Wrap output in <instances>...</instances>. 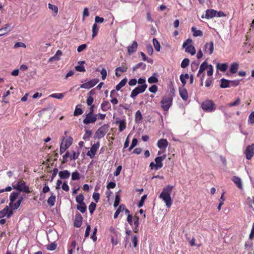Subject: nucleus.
<instances>
[{
  "instance_id": "nucleus-1",
  "label": "nucleus",
  "mask_w": 254,
  "mask_h": 254,
  "mask_svg": "<svg viewBox=\"0 0 254 254\" xmlns=\"http://www.w3.org/2000/svg\"><path fill=\"white\" fill-rule=\"evenodd\" d=\"M173 188L174 187L172 186L167 185L163 188L162 191L159 196L166 203V205L168 208L170 207L172 204L171 194Z\"/></svg>"
},
{
  "instance_id": "nucleus-2",
  "label": "nucleus",
  "mask_w": 254,
  "mask_h": 254,
  "mask_svg": "<svg viewBox=\"0 0 254 254\" xmlns=\"http://www.w3.org/2000/svg\"><path fill=\"white\" fill-rule=\"evenodd\" d=\"M201 107L202 109L205 112H211L216 109L215 104L212 100L210 99H206L202 102Z\"/></svg>"
},
{
  "instance_id": "nucleus-3",
  "label": "nucleus",
  "mask_w": 254,
  "mask_h": 254,
  "mask_svg": "<svg viewBox=\"0 0 254 254\" xmlns=\"http://www.w3.org/2000/svg\"><path fill=\"white\" fill-rule=\"evenodd\" d=\"M173 97L170 94L164 96L161 101V107L164 111H167L172 104Z\"/></svg>"
},
{
  "instance_id": "nucleus-4",
  "label": "nucleus",
  "mask_w": 254,
  "mask_h": 254,
  "mask_svg": "<svg viewBox=\"0 0 254 254\" xmlns=\"http://www.w3.org/2000/svg\"><path fill=\"white\" fill-rule=\"evenodd\" d=\"M12 187L13 189L18 190L19 192L23 191L25 193H30L29 187L26 185V182L23 180H19L16 184L13 185Z\"/></svg>"
},
{
  "instance_id": "nucleus-5",
  "label": "nucleus",
  "mask_w": 254,
  "mask_h": 254,
  "mask_svg": "<svg viewBox=\"0 0 254 254\" xmlns=\"http://www.w3.org/2000/svg\"><path fill=\"white\" fill-rule=\"evenodd\" d=\"M72 142V138L71 137L64 138L60 145V154H63L71 145Z\"/></svg>"
},
{
  "instance_id": "nucleus-6",
  "label": "nucleus",
  "mask_w": 254,
  "mask_h": 254,
  "mask_svg": "<svg viewBox=\"0 0 254 254\" xmlns=\"http://www.w3.org/2000/svg\"><path fill=\"white\" fill-rule=\"evenodd\" d=\"M147 87V84L141 85L137 86L132 90L130 97L132 98H134L138 94L144 92Z\"/></svg>"
},
{
  "instance_id": "nucleus-7",
  "label": "nucleus",
  "mask_w": 254,
  "mask_h": 254,
  "mask_svg": "<svg viewBox=\"0 0 254 254\" xmlns=\"http://www.w3.org/2000/svg\"><path fill=\"white\" fill-rule=\"evenodd\" d=\"M109 128V125L108 124H105L102 126L95 132L96 137L99 139L103 137L107 132Z\"/></svg>"
},
{
  "instance_id": "nucleus-8",
  "label": "nucleus",
  "mask_w": 254,
  "mask_h": 254,
  "mask_svg": "<svg viewBox=\"0 0 254 254\" xmlns=\"http://www.w3.org/2000/svg\"><path fill=\"white\" fill-rule=\"evenodd\" d=\"M97 119V115L91 113H87L85 115V118L83 120V123L85 125L94 123Z\"/></svg>"
},
{
  "instance_id": "nucleus-9",
  "label": "nucleus",
  "mask_w": 254,
  "mask_h": 254,
  "mask_svg": "<svg viewBox=\"0 0 254 254\" xmlns=\"http://www.w3.org/2000/svg\"><path fill=\"white\" fill-rule=\"evenodd\" d=\"M100 146L99 142L94 143L91 147L90 150L87 153V155L89 156L90 158H94L96 152Z\"/></svg>"
},
{
  "instance_id": "nucleus-10",
  "label": "nucleus",
  "mask_w": 254,
  "mask_h": 254,
  "mask_svg": "<svg viewBox=\"0 0 254 254\" xmlns=\"http://www.w3.org/2000/svg\"><path fill=\"white\" fill-rule=\"evenodd\" d=\"M13 214L12 209H9L7 206H6L3 209L0 211V218L6 216L8 218L11 217Z\"/></svg>"
},
{
  "instance_id": "nucleus-11",
  "label": "nucleus",
  "mask_w": 254,
  "mask_h": 254,
  "mask_svg": "<svg viewBox=\"0 0 254 254\" xmlns=\"http://www.w3.org/2000/svg\"><path fill=\"white\" fill-rule=\"evenodd\" d=\"M245 153L246 158L248 160H250L254 155V144L248 145L246 148Z\"/></svg>"
},
{
  "instance_id": "nucleus-12",
  "label": "nucleus",
  "mask_w": 254,
  "mask_h": 254,
  "mask_svg": "<svg viewBox=\"0 0 254 254\" xmlns=\"http://www.w3.org/2000/svg\"><path fill=\"white\" fill-rule=\"evenodd\" d=\"M98 82V79H93L86 83H83L80 86V87L85 89H89L94 86Z\"/></svg>"
},
{
  "instance_id": "nucleus-13",
  "label": "nucleus",
  "mask_w": 254,
  "mask_h": 254,
  "mask_svg": "<svg viewBox=\"0 0 254 254\" xmlns=\"http://www.w3.org/2000/svg\"><path fill=\"white\" fill-rule=\"evenodd\" d=\"M127 66L125 63L122 64V66L118 67L115 69V74L116 76L119 77L121 75V73L127 72Z\"/></svg>"
},
{
  "instance_id": "nucleus-14",
  "label": "nucleus",
  "mask_w": 254,
  "mask_h": 254,
  "mask_svg": "<svg viewBox=\"0 0 254 254\" xmlns=\"http://www.w3.org/2000/svg\"><path fill=\"white\" fill-rule=\"evenodd\" d=\"M82 217L80 213H77L75 216V219L74 221V226L76 228H79L82 223Z\"/></svg>"
},
{
  "instance_id": "nucleus-15",
  "label": "nucleus",
  "mask_w": 254,
  "mask_h": 254,
  "mask_svg": "<svg viewBox=\"0 0 254 254\" xmlns=\"http://www.w3.org/2000/svg\"><path fill=\"white\" fill-rule=\"evenodd\" d=\"M216 16V10L213 9H207L206 10L205 16L202 15L201 16V18H205L206 19H210V18H212L214 17H215Z\"/></svg>"
},
{
  "instance_id": "nucleus-16",
  "label": "nucleus",
  "mask_w": 254,
  "mask_h": 254,
  "mask_svg": "<svg viewBox=\"0 0 254 254\" xmlns=\"http://www.w3.org/2000/svg\"><path fill=\"white\" fill-rule=\"evenodd\" d=\"M157 145L158 148L165 150L168 145V142L166 139H160L158 140Z\"/></svg>"
},
{
  "instance_id": "nucleus-17",
  "label": "nucleus",
  "mask_w": 254,
  "mask_h": 254,
  "mask_svg": "<svg viewBox=\"0 0 254 254\" xmlns=\"http://www.w3.org/2000/svg\"><path fill=\"white\" fill-rule=\"evenodd\" d=\"M205 52H208L209 55L212 54L214 51V44L213 41L207 43L204 45Z\"/></svg>"
},
{
  "instance_id": "nucleus-18",
  "label": "nucleus",
  "mask_w": 254,
  "mask_h": 254,
  "mask_svg": "<svg viewBox=\"0 0 254 254\" xmlns=\"http://www.w3.org/2000/svg\"><path fill=\"white\" fill-rule=\"evenodd\" d=\"M166 155L164 154L161 156H158L155 159V162H156V166L159 169L163 167L162 161L166 158Z\"/></svg>"
},
{
  "instance_id": "nucleus-19",
  "label": "nucleus",
  "mask_w": 254,
  "mask_h": 254,
  "mask_svg": "<svg viewBox=\"0 0 254 254\" xmlns=\"http://www.w3.org/2000/svg\"><path fill=\"white\" fill-rule=\"evenodd\" d=\"M138 47L137 43L136 41H133L131 46H129L127 47V52L130 55L132 53H135Z\"/></svg>"
},
{
  "instance_id": "nucleus-20",
  "label": "nucleus",
  "mask_w": 254,
  "mask_h": 254,
  "mask_svg": "<svg viewBox=\"0 0 254 254\" xmlns=\"http://www.w3.org/2000/svg\"><path fill=\"white\" fill-rule=\"evenodd\" d=\"M70 173L67 170L61 171L59 172V176L61 179H67L69 178Z\"/></svg>"
},
{
  "instance_id": "nucleus-21",
  "label": "nucleus",
  "mask_w": 254,
  "mask_h": 254,
  "mask_svg": "<svg viewBox=\"0 0 254 254\" xmlns=\"http://www.w3.org/2000/svg\"><path fill=\"white\" fill-rule=\"evenodd\" d=\"M179 94L183 100L186 101L188 98V93L187 89L183 86L180 88Z\"/></svg>"
},
{
  "instance_id": "nucleus-22",
  "label": "nucleus",
  "mask_w": 254,
  "mask_h": 254,
  "mask_svg": "<svg viewBox=\"0 0 254 254\" xmlns=\"http://www.w3.org/2000/svg\"><path fill=\"white\" fill-rule=\"evenodd\" d=\"M232 181L240 189H242L243 185L241 179L237 176H233L232 178Z\"/></svg>"
},
{
  "instance_id": "nucleus-23",
  "label": "nucleus",
  "mask_w": 254,
  "mask_h": 254,
  "mask_svg": "<svg viewBox=\"0 0 254 254\" xmlns=\"http://www.w3.org/2000/svg\"><path fill=\"white\" fill-rule=\"evenodd\" d=\"M118 119H117L116 121V124L119 125V130L122 132L126 128V122L125 120H118Z\"/></svg>"
},
{
  "instance_id": "nucleus-24",
  "label": "nucleus",
  "mask_w": 254,
  "mask_h": 254,
  "mask_svg": "<svg viewBox=\"0 0 254 254\" xmlns=\"http://www.w3.org/2000/svg\"><path fill=\"white\" fill-rule=\"evenodd\" d=\"M111 108V105L109 102L107 101H104L101 104V109L104 112L108 111Z\"/></svg>"
},
{
  "instance_id": "nucleus-25",
  "label": "nucleus",
  "mask_w": 254,
  "mask_h": 254,
  "mask_svg": "<svg viewBox=\"0 0 254 254\" xmlns=\"http://www.w3.org/2000/svg\"><path fill=\"white\" fill-rule=\"evenodd\" d=\"M19 194V192H13L11 193L9 199L10 203H9V206L10 207H12L13 205V202L15 200V199L17 198L18 195Z\"/></svg>"
},
{
  "instance_id": "nucleus-26",
  "label": "nucleus",
  "mask_w": 254,
  "mask_h": 254,
  "mask_svg": "<svg viewBox=\"0 0 254 254\" xmlns=\"http://www.w3.org/2000/svg\"><path fill=\"white\" fill-rule=\"evenodd\" d=\"M51 195L50 197H49L47 200V203L48 204L52 207L53 206L55 205V202H56V195H54V193L53 192H51Z\"/></svg>"
},
{
  "instance_id": "nucleus-27",
  "label": "nucleus",
  "mask_w": 254,
  "mask_h": 254,
  "mask_svg": "<svg viewBox=\"0 0 254 254\" xmlns=\"http://www.w3.org/2000/svg\"><path fill=\"white\" fill-rule=\"evenodd\" d=\"M216 68L221 71L225 72L228 68V64L227 63H218L216 65Z\"/></svg>"
},
{
  "instance_id": "nucleus-28",
  "label": "nucleus",
  "mask_w": 254,
  "mask_h": 254,
  "mask_svg": "<svg viewBox=\"0 0 254 254\" xmlns=\"http://www.w3.org/2000/svg\"><path fill=\"white\" fill-rule=\"evenodd\" d=\"M185 51L188 53L190 54L191 55H195L196 53V50L194 46L192 45H189L185 47Z\"/></svg>"
},
{
  "instance_id": "nucleus-29",
  "label": "nucleus",
  "mask_w": 254,
  "mask_h": 254,
  "mask_svg": "<svg viewBox=\"0 0 254 254\" xmlns=\"http://www.w3.org/2000/svg\"><path fill=\"white\" fill-rule=\"evenodd\" d=\"M139 220V217L136 215H135L134 217L133 221V225L134 226L133 228V231L134 233H137L138 231Z\"/></svg>"
},
{
  "instance_id": "nucleus-30",
  "label": "nucleus",
  "mask_w": 254,
  "mask_h": 254,
  "mask_svg": "<svg viewBox=\"0 0 254 254\" xmlns=\"http://www.w3.org/2000/svg\"><path fill=\"white\" fill-rule=\"evenodd\" d=\"M220 87L222 88H226L230 87V80H228L225 78H222L221 79Z\"/></svg>"
},
{
  "instance_id": "nucleus-31",
  "label": "nucleus",
  "mask_w": 254,
  "mask_h": 254,
  "mask_svg": "<svg viewBox=\"0 0 254 254\" xmlns=\"http://www.w3.org/2000/svg\"><path fill=\"white\" fill-rule=\"evenodd\" d=\"M191 30L194 37H201L203 36V32L200 30H197L195 27H192Z\"/></svg>"
},
{
  "instance_id": "nucleus-32",
  "label": "nucleus",
  "mask_w": 254,
  "mask_h": 254,
  "mask_svg": "<svg viewBox=\"0 0 254 254\" xmlns=\"http://www.w3.org/2000/svg\"><path fill=\"white\" fill-rule=\"evenodd\" d=\"M127 81V78H125L122 79L116 86V89L117 91H119L123 87H124Z\"/></svg>"
},
{
  "instance_id": "nucleus-33",
  "label": "nucleus",
  "mask_w": 254,
  "mask_h": 254,
  "mask_svg": "<svg viewBox=\"0 0 254 254\" xmlns=\"http://www.w3.org/2000/svg\"><path fill=\"white\" fill-rule=\"evenodd\" d=\"M143 119L141 112L138 110L135 115V122L136 123H139Z\"/></svg>"
},
{
  "instance_id": "nucleus-34",
  "label": "nucleus",
  "mask_w": 254,
  "mask_h": 254,
  "mask_svg": "<svg viewBox=\"0 0 254 254\" xmlns=\"http://www.w3.org/2000/svg\"><path fill=\"white\" fill-rule=\"evenodd\" d=\"M207 66L208 64L206 62H204L203 63H202L200 66L199 69L198 70L197 76H198L200 73L203 72L204 71V70L206 68H207Z\"/></svg>"
},
{
  "instance_id": "nucleus-35",
  "label": "nucleus",
  "mask_w": 254,
  "mask_h": 254,
  "mask_svg": "<svg viewBox=\"0 0 254 254\" xmlns=\"http://www.w3.org/2000/svg\"><path fill=\"white\" fill-rule=\"evenodd\" d=\"M189 78V75L188 73H186L185 74H182L180 76V80L181 82L183 84V86H185V85L186 84L187 81L186 79H188Z\"/></svg>"
},
{
  "instance_id": "nucleus-36",
  "label": "nucleus",
  "mask_w": 254,
  "mask_h": 254,
  "mask_svg": "<svg viewBox=\"0 0 254 254\" xmlns=\"http://www.w3.org/2000/svg\"><path fill=\"white\" fill-rule=\"evenodd\" d=\"M239 67V65L237 63H233L230 66V71L232 73H235L237 72Z\"/></svg>"
},
{
  "instance_id": "nucleus-37",
  "label": "nucleus",
  "mask_w": 254,
  "mask_h": 254,
  "mask_svg": "<svg viewBox=\"0 0 254 254\" xmlns=\"http://www.w3.org/2000/svg\"><path fill=\"white\" fill-rule=\"evenodd\" d=\"M76 208L77 210L80 211L82 213H84L86 211V206L85 203L79 204V205H77L76 206Z\"/></svg>"
},
{
  "instance_id": "nucleus-38",
  "label": "nucleus",
  "mask_w": 254,
  "mask_h": 254,
  "mask_svg": "<svg viewBox=\"0 0 254 254\" xmlns=\"http://www.w3.org/2000/svg\"><path fill=\"white\" fill-rule=\"evenodd\" d=\"M23 198V196H21L15 203H13V205L11 207H13V209H17L20 205Z\"/></svg>"
},
{
  "instance_id": "nucleus-39",
  "label": "nucleus",
  "mask_w": 254,
  "mask_h": 254,
  "mask_svg": "<svg viewBox=\"0 0 254 254\" xmlns=\"http://www.w3.org/2000/svg\"><path fill=\"white\" fill-rule=\"evenodd\" d=\"M65 93H54L50 95V97L55 98L58 99H62L64 98Z\"/></svg>"
},
{
  "instance_id": "nucleus-40",
  "label": "nucleus",
  "mask_w": 254,
  "mask_h": 254,
  "mask_svg": "<svg viewBox=\"0 0 254 254\" xmlns=\"http://www.w3.org/2000/svg\"><path fill=\"white\" fill-rule=\"evenodd\" d=\"M140 67H141L143 70L145 69L146 67V64L142 62H140L132 67V70L133 71H134Z\"/></svg>"
},
{
  "instance_id": "nucleus-41",
  "label": "nucleus",
  "mask_w": 254,
  "mask_h": 254,
  "mask_svg": "<svg viewBox=\"0 0 254 254\" xmlns=\"http://www.w3.org/2000/svg\"><path fill=\"white\" fill-rule=\"evenodd\" d=\"M80 179V174L77 171L72 172L71 174V180L72 181L78 180Z\"/></svg>"
},
{
  "instance_id": "nucleus-42",
  "label": "nucleus",
  "mask_w": 254,
  "mask_h": 254,
  "mask_svg": "<svg viewBox=\"0 0 254 254\" xmlns=\"http://www.w3.org/2000/svg\"><path fill=\"white\" fill-rule=\"evenodd\" d=\"M99 30V28L96 23H94L92 26V37L94 38L97 36Z\"/></svg>"
},
{
  "instance_id": "nucleus-43",
  "label": "nucleus",
  "mask_w": 254,
  "mask_h": 254,
  "mask_svg": "<svg viewBox=\"0 0 254 254\" xmlns=\"http://www.w3.org/2000/svg\"><path fill=\"white\" fill-rule=\"evenodd\" d=\"M84 197L83 194L80 193L79 195H78L76 197V201L79 204H81V203H84Z\"/></svg>"
},
{
  "instance_id": "nucleus-44",
  "label": "nucleus",
  "mask_w": 254,
  "mask_h": 254,
  "mask_svg": "<svg viewBox=\"0 0 254 254\" xmlns=\"http://www.w3.org/2000/svg\"><path fill=\"white\" fill-rule=\"evenodd\" d=\"M153 44L154 47L155 49L157 51H160V45L157 40L155 38L153 39Z\"/></svg>"
},
{
  "instance_id": "nucleus-45",
  "label": "nucleus",
  "mask_w": 254,
  "mask_h": 254,
  "mask_svg": "<svg viewBox=\"0 0 254 254\" xmlns=\"http://www.w3.org/2000/svg\"><path fill=\"white\" fill-rule=\"evenodd\" d=\"M190 63V60L189 59H184L181 63V66L182 68H186L187 67Z\"/></svg>"
},
{
  "instance_id": "nucleus-46",
  "label": "nucleus",
  "mask_w": 254,
  "mask_h": 254,
  "mask_svg": "<svg viewBox=\"0 0 254 254\" xmlns=\"http://www.w3.org/2000/svg\"><path fill=\"white\" fill-rule=\"evenodd\" d=\"M96 207V204L95 203L92 202L88 207V209L90 213L92 214L93 212L95 211Z\"/></svg>"
},
{
  "instance_id": "nucleus-47",
  "label": "nucleus",
  "mask_w": 254,
  "mask_h": 254,
  "mask_svg": "<svg viewBox=\"0 0 254 254\" xmlns=\"http://www.w3.org/2000/svg\"><path fill=\"white\" fill-rule=\"evenodd\" d=\"M83 110L82 109L78 108L77 106L76 107L74 111L73 115L74 116H77L82 114Z\"/></svg>"
},
{
  "instance_id": "nucleus-48",
  "label": "nucleus",
  "mask_w": 254,
  "mask_h": 254,
  "mask_svg": "<svg viewBox=\"0 0 254 254\" xmlns=\"http://www.w3.org/2000/svg\"><path fill=\"white\" fill-rule=\"evenodd\" d=\"M111 242L114 246H116L118 242L117 235H111Z\"/></svg>"
},
{
  "instance_id": "nucleus-49",
  "label": "nucleus",
  "mask_w": 254,
  "mask_h": 254,
  "mask_svg": "<svg viewBox=\"0 0 254 254\" xmlns=\"http://www.w3.org/2000/svg\"><path fill=\"white\" fill-rule=\"evenodd\" d=\"M241 103V100L239 98H237L236 101L234 102L230 103L228 104V106L230 107L233 106H237L239 105Z\"/></svg>"
},
{
  "instance_id": "nucleus-50",
  "label": "nucleus",
  "mask_w": 254,
  "mask_h": 254,
  "mask_svg": "<svg viewBox=\"0 0 254 254\" xmlns=\"http://www.w3.org/2000/svg\"><path fill=\"white\" fill-rule=\"evenodd\" d=\"M120 200H121V198H120V196L119 194L116 193L115 201L114 203V206L115 207H117L119 205Z\"/></svg>"
},
{
  "instance_id": "nucleus-51",
  "label": "nucleus",
  "mask_w": 254,
  "mask_h": 254,
  "mask_svg": "<svg viewBox=\"0 0 254 254\" xmlns=\"http://www.w3.org/2000/svg\"><path fill=\"white\" fill-rule=\"evenodd\" d=\"M158 78L154 76H151V77H149L148 79V82L151 84V83H156L158 82Z\"/></svg>"
},
{
  "instance_id": "nucleus-52",
  "label": "nucleus",
  "mask_w": 254,
  "mask_h": 254,
  "mask_svg": "<svg viewBox=\"0 0 254 254\" xmlns=\"http://www.w3.org/2000/svg\"><path fill=\"white\" fill-rule=\"evenodd\" d=\"M72 154L70 156V160H75L77 159L79 157V152L76 153L75 151H72Z\"/></svg>"
},
{
  "instance_id": "nucleus-53",
  "label": "nucleus",
  "mask_w": 254,
  "mask_h": 254,
  "mask_svg": "<svg viewBox=\"0 0 254 254\" xmlns=\"http://www.w3.org/2000/svg\"><path fill=\"white\" fill-rule=\"evenodd\" d=\"M248 123L251 124H254V111H253L249 116Z\"/></svg>"
},
{
  "instance_id": "nucleus-54",
  "label": "nucleus",
  "mask_w": 254,
  "mask_h": 254,
  "mask_svg": "<svg viewBox=\"0 0 254 254\" xmlns=\"http://www.w3.org/2000/svg\"><path fill=\"white\" fill-rule=\"evenodd\" d=\"M48 7L49 9H51L52 10L54 11L56 14L58 13V8L56 5H53L51 3L48 4Z\"/></svg>"
},
{
  "instance_id": "nucleus-55",
  "label": "nucleus",
  "mask_w": 254,
  "mask_h": 254,
  "mask_svg": "<svg viewBox=\"0 0 254 254\" xmlns=\"http://www.w3.org/2000/svg\"><path fill=\"white\" fill-rule=\"evenodd\" d=\"M208 68V70L207 72V74L208 76H211L213 73V67L211 64L208 65L207 67Z\"/></svg>"
},
{
  "instance_id": "nucleus-56",
  "label": "nucleus",
  "mask_w": 254,
  "mask_h": 254,
  "mask_svg": "<svg viewBox=\"0 0 254 254\" xmlns=\"http://www.w3.org/2000/svg\"><path fill=\"white\" fill-rule=\"evenodd\" d=\"M146 197H147V195H146V194L143 195L141 197V199L140 200V201H139V202L138 203V207H142L143 205L144 200H145Z\"/></svg>"
},
{
  "instance_id": "nucleus-57",
  "label": "nucleus",
  "mask_w": 254,
  "mask_h": 254,
  "mask_svg": "<svg viewBox=\"0 0 254 254\" xmlns=\"http://www.w3.org/2000/svg\"><path fill=\"white\" fill-rule=\"evenodd\" d=\"M97 232V228L96 227H95L93 231L92 232V234L91 236V239H92L93 241H96L97 240V237L96 236V233Z\"/></svg>"
},
{
  "instance_id": "nucleus-58",
  "label": "nucleus",
  "mask_w": 254,
  "mask_h": 254,
  "mask_svg": "<svg viewBox=\"0 0 254 254\" xmlns=\"http://www.w3.org/2000/svg\"><path fill=\"white\" fill-rule=\"evenodd\" d=\"M137 139L136 138H133L132 140L131 144L129 148V150H131L132 149H133L137 144Z\"/></svg>"
},
{
  "instance_id": "nucleus-59",
  "label": "nucleus",
  "mask_w": 254,
  "mask_h": 254,
  "mask_svg": "<svg viewBox=\"0 0 254 254\" xmlns=\"http://www.w3.org/2000/svg\"><path fill=\"white\" fill-rule=\"evenodd\" d=\"M69 157V153L68 151H67L65 154L63 156V160L62 162V164H64L67 162V158Z\"/></svg>"
},
{
  "instance_id": "nucleus-60",
  "label": "nucleus",
  "mask_w": 254,
  "mask_h": 254,
  "mask_svg": "<svg viewBox=\"0 0 254 254\" xmlns=\"http://www.w3.org/2000/svg\"><path fill=\"white\" fill-rule=\"evenodd\" d=\"M56 248H57V245L56 244H55L54 243H53L47 246V249L50 251H53V250H55L56 249Z\"/></svg>"
},
{
  "instance_id": "nucleus-61",
  "label": "nucleus",
  "mask_w": 254,
  "mask_h": 254,
  "mask_svg": "<svg viewBox=\"0 0 254 254\" xmlns=\"http://www.w3.org/2000/svg\"><path fill=\"white\" fill-rule=\"evenodd\" d=\"M100 73H101V74L102 75V79L103 80H105L106 78L107 74L106 69L104 68H103L102 69V70H101Z\"/></svg>"
},
{
  "instance_id": "nucleus-62",
  "label": "nucleus",
  "mask_w": 254,
  "mask_h": 254,
  "mask_svg": "<svg viewBox=\"0 0 254 254\" xmlns=\"http://www.w3.org/2000/svg\"><path fill=\"white\" fill-rule=\"evenodd\" d=\"M158 87L156 85H152L149 88V91L151 93H156L157 91Z\"/></svg>"
},
{
  "instance_id": "nucleus-63",
  "label": "nucleus",
  "mask_w": 254,
  "mask_h": 254,
  "mask_svg": "<svg viewBox=\"0 0 254 254\" xmlns=\"http://www.w3.org/2000/svg\"><path fill=\"white\" fill-rule=\"evenodd\" d=\"M92 197L95 201L98 202L100 199V194L98 192H94Z\"/></svg>"
},
{
  "instance_id": "nucleus-64",
  "label": "nucleus",
  "mask_w": 254,
  "mask_h": 254,
  "mask_svg": "<svg viewBox=\"0 0 254 254\" xmlns=\"http://www.w3.org/2000/svg\"><path fill=\"white\" fill-rule=\"evenodd\" d=\"M62 188L65 191H68L69 190V186H68L66 182H64L63 183Z\"/></svg>"
}]
</instances>
